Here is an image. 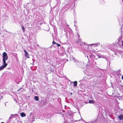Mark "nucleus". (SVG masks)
<instances>
[{
	"mask_svg": "<svg viewBox=\"0 0 123 123\" xmlns=\"http://www.w3.org/2000/svg\"><path fill=\"white\" fill-rule=\"evenodd\" d=\"M3 63H6V61L7 60L8 58L7 53L5 52H4L3 53Z\"/></svg>",
	"mask_w": 123,
	"mask_h": 123,
	"instance_id": "f257e3e1",
	"label": "nucleus"
},
{
	"mask_svg": "<svg viewBox=\"0 0 123 123\" xmlns=\"http://www.w3.org/2000/svg\"><path fill=\"white\" fill-rule=\"evenodd\" d=\"M3 65L1 66L0 67V71L3 70L7 65V63H3Z\"/></svg>",
	"mask_w": 123,
	"mask_h": 123,
	"instance_id": "f03ea898",
	"label": "nucleus"
},
{
	"mask_svg": "<svg viewBox=\"0 0 123 123\" xmlns=\"http://www.w3.org/2000/svg\"><path fill=\"white\" fill-rule=\"evenodd\" d=\"M77 43L80 45H82L83 44V43L82 42L81 39H79L77 41Z\"/></svg>",
	"mask_w": 123,
	"mask_h": 123,
	"instance_id": "7ed1b4c3",
	"label": "nucleus"
},
{
	"mask_svg": "<svg viewBox=\"0 0 123 123\" xmlns=\"http://www.w3.org/2000/svg\"><path fill=\"white\" fill-rule=\"evenodd\" d=\"M24 51L25 52V55L27 58H29V57L28 56L29 54L25 50H24Z\"/></svg>",
	"mask_w": 123,
	"mask_h": 123,
	"instance_id": "20e7f679",
	"label": "nucleus"
},
{
	"mask_svg": "<svg viewBox=\"0 0 123 123\" xmlns=\"http://www.w3.org/2000/svg\"><path fill=\"white\" fill-rule=\"evenodd\" d=\"M118 118L120 120H121L123 119V115H119L118 117Z\"/></svg>",
	"mask_w": 123,
	"mask_h": 123,
	"instance_id": "39448f33",
	"label": "nucleus"
},
{
	"mask_svg": "<svg viewBox=\"0 0 123 123\" xmlns=\"http://www.w3.org/2000/svg\"><path fill=\"white\" fill-rule=\"evenodd\" d=\"M20 115L22 117H25V114L23 112H22L20 114Z\"/></svg>",
	"mask_w": 123,
	"mask_h": 123,
	"instance_id": "423d86ee",
	"label": "nucleus"
},
{
	"mask_svg": "<svg viewBox=\"0 0 123 123\" xmlns=\"http://www.w3.org/2000/svg\"><path fill=\"white\" fill-rule=\"evenodd\" d=\"M74 86H77V81H74L73 82Z\"/></svg>",
	"mask_w": 123,
	"mask_h": 123,
	"instance_id": "0eeeda50",
	"label": "nucleus"
},
{
	"mask_svg": "<svg viewBox=\"0 0 123 123\" xmlns=\"http://www.w3.org/2000/svg\"><path fill=\"white\" fill-rule=\"evenodd\" d=\"M73 60L74 61V62L75 63H77L78 62V61L75 59V58L74 57L73 58Z\"/></svg>",
	"mask_w": 123,
	"mask_h": 123,
	"instance_id": "6e6552de",
	"label": "nucleus"
},
{
	"mask_svg": "<svg viewBox=\"0 0 123 123\" xmlns=\"http://www.w3.org/2000/svg\"><path fill=\"white\" fill-rule=\"evenodd\" d=\"M36 101H38L39 100L38 97L37 96H35L34 97Z\"/></svg>",
	"mask_w": 123,
	"mask_h": 123,
	"instance_id": "1a4fd4ad",
	"label": "nucleus"
},
{
	"mask_svg": "<svg viewBox=\"0 0 123 123\" xmlns=\"http://www.w3.org/2000/svg\"><path fill=\"white\" fill-rule=\"evenodd\" d=\"M93 45H95L96 46L99 45V43H94V44H90V45H91L92 46Z\"/></svg>",
	"mask_w": 123,
	"mask_h": 123,
	"instance_id": "9d476101",
	"label": "nucleus"
},
{
	"mask_svg": "<svg viewBox=\"0 0 123 123\" xmlns=\"http://www.w3.org/2000/svg\"><path fill=\"white\" fill-rule=\"evenodd\" d=\"M21 27L22 28V30L24 32H25V28L23 26H22Z\"/></svg>",
	"mask_w": 123,
	"mask_h": 123,
	"instance_id": "9b49d317",
	"label": "nucleus"
},
{
	"mask_svg": "<svg viewBox=\"0 0 123 123\" xmlns=\"http://www.w3.org/2000/svg\"><path fill=\"white\" fill-rule=\"evenodd\" d=\"M89 103L93 104L94 102L92 100H90L89 101Z\"/></svg>",
	"mask_w": 123,
	"mask_h": 123,
	"instance_id": "f8f14e48",
	"label": "nucleus"
},
{
	"mask_svg": "<svg viewBox=\"0 0 123 123\" xmlns=\"http://www.w3.org/2000/svg\"><path fill=\"white\" fill-rule=\"evenodd\" d=\"M13 116L14 115L13 114H11L10 116L9 117V119H10L11 117H13Z\"/></svg>",
	"mask_w": 123,
	"mask_h": 123,
	"instance_id": "ddd939ff",
	"label": "nucleus"
},
{
	"mask_svg": "<svg viewBox=\"0 0 123 123\" xmlns=\"http://www.w3.org/2000/svg\"><path fill=\"white\" fill-rule=\"evenodd\" d=\"M56 44V43L54 41L52 43V44Z\"/></svg>",
	"mask_w": 123,
	"mask_h": 123,
	"instance_id": "4468645a",
	"label": "nucleus"
},
{
	"mask_svg": "<svg viewBox=\"0 0 123 123\" xmlns=\"http://www.w3.org/2000/svg\"><path fill=\"white\" fill-rule=\"evenodd\" d=\"M56 44L57 45V46L58 47H59L60 46V44H57V43H56Z\"/></svg>",
	"mask_w": 123,
	"mask_h": 123,
	"instance_id": "2eb2a0df",
	"label": "nucleus"
},
{
	"mask_svg": "<svg viewBox=\"0 0 123 123\" xmlns=\"http://www.w3.org/2000/svg\"><path fill=\"white\" fill-rule=\"evenodd\" d=\"M121 78L122 80H123V75L122 76Z\"/></svg>",
	"mask_w": 123,
	"mask_h": 123,
	"instance_id": "dca6fc26",
	"label": "nucleus"
},
{
	"mask_svg": "<svg viewBox=\"0 0 123 123\" xmlns=\"http://www.w3.org/2000/svg\"><path fill=\"white\" fill-rule=\"evenodd\" d=\"M122 45L123 46V41H122Z\"/></svg>",
	"mask_w": 123,
	"mask_h": 123,
	"instance_id": "f3484780",
	"label": "nucleus"
},
{
	"mask_svg": "<svg viewBox=\"0 0 123 123\" xmlns=\"http://www.w3.org/2000/svg\"><path fill=\"white\" fill-rule=\"evenodd\" d=\"M21 88H20L19 89H18V91H19V90H20L21 89Z\"/></svg>",
	"mask_w": 123,
	"mask_h": 123,
	"instance_id": "a211bd4d",
	"label": "nucleus"
},
{
	"mask_svg": "<svg viewBox=\"0 0 123 123\" xmlns=\"http://www.w3.org/2000/svg\"><path fill=\"white\" fill-rule=\"evenodd\" d=\"M77 34H78V36H79V34H78V33H77Z\"/></svg>",
	"mask_w": 123,
	"mask_h": 123,
	"instance_id": "6ab92c4d",
	"label": "nucleus"
},
{
	"mask_svg": "<svg viewBox=\"0 0 123 123\" xmlns=\"http://www.w3.org/2000/svg\"><path fill=\"white\" fill-rule=\"evenodd\" d=\"M4 123V122H2L1 123Z\"/></svg>",
	"mask_w": 123,
	"mask_h": 123,
	"instance_id": "aec40b11",
	"label": "nucleus"
},
{
	"mask_svg": "<svg viewBox=\"0 0 123 123\" xmlns=\"http://www.w3.org/2000/svg\"><path fill=\"white\" fill-rule=\"evenodd\" d=\"M5 105L6 106V104H5Z\"/></svg>",
	"mask_w": 123,
	"mask_h": 123,
	"instance_id": "412c9836",
	"label": "nucleus"
},
{
	"mask_svg": "<svg viewBox=\"0 0 123 123\" xmlns=\"http://www.w3.org/2000/svg\"><path fill=\"white\" fill-rule=\"evenodd\" d=\"M37 45L38 46H39V45L38 44Z\"/></svg>",
	"mask_w": 123,
	"mask_h": 123,
	"instance_id": "4be33fe9",
	"label": "nucleus"
},
{
	"mask_svg": "<svg viewBox=\"0 0 123 123\" xmlns=\"http://www.w3.org/2000/svg\"><path fill=\"white\" fill-rule=\"evenodd\" d=\"M72 93H71V94H72Z\"/></svg>",
	"mask_w": 123,
	"mask_h": 123,
	"instance_id": "5701e85b",
	"label": "nucleus"
},
{
	"mask_svg": "<svg viewBox=\"0 0 123 123\" xmlns=\"http://www.w3.org/2000/svg\"><path fill=\"white\" fill-rule=\"evenodd\" d=\"M74 26H75V25H74Z\"/></svg>",
	"mask_w": 123,
	"mask_h": 123,
	"instance_id": "b1692460",
	"label": "nucleus"
}]
</instances>
